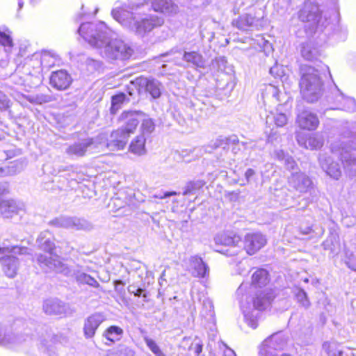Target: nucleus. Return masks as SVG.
<instances>
[{
  "label": "nucleus",
  "instance_id": "obj_1",
  "mask_svg": "<svg viewBox=\"0 0 356 356\" xmlns=\"http://www.w3.org/2000/svg\"><path fill=\"white\" fill-rule=\"evenodd\" d=\"M39 248L44 251V254H36L38 264L45 272L55 271L58 273L57 263L65 265L60 261V257L54 252L56 245L54 243V236L48 230L42 232L36 241Z\"/></svg>",
  "mask_w": 356,
  "mask_h": 356
},
{
  "label": "nucleus",
  "instance_id": "obj_2",
  "mask_svg": "<svg viewBox=\"0 0 356 356\" xmlns=\"http://www.w3.org/2000/svg\"><path fill=\"white\" fill-rule=\"evenodd\" d=\"M27 253L28 248L26 247H0V254H3V256L0 257V264L7 277L13 278L17 273L19 261L13 254H25Z\"/></svg>",
  "mask_w": 356,
  "mask_h": 356
},
{
  "label": "nucleus",
  "instance_id": "obj_3",
  "mask_svg": "<svg viewBox=\"0 0 356 356\" xmlns=\"http://www.w3.org/2000/svg\"><path fill=\"white\" fill-rule=\"evenodd\" d=\"M331 151L339 156L346 173L350 177L356 176V149L343 143L335 142L331 144Z\"/></svg>",
  "mask_w": 356,
  "mask_h": 356
},
{
  "label": "nucleus",
  "instance_id": "obj_4",
  "mask_svg": "<svg viewBox=\"0 0 356 356\" xmlns=\"http://www.w3.org/2000/svg\"><path fill=\"white\" fill-rule=\"evenodd\" d=\"M49 225L57 228L90 232L94 226L91 222L76 216H60L49 222Z\"/></svg>",
  "mask_w": 356,
  "mask_h": 356
},
{
  "label": "nucleus",
  "instance_id": "obj_5",
  "mask_svg": "<svg viewBox=\"0 0 356 356\" xmlns=\"http://www.w3.org/2000/svg\"><path fill=\"white\" fill-rule=\"evenodd\" d=\"M98 144L97 140L92 138L79 139L72 144L68 145L65 149V153L72 158L83 157L87 153L92 152L97 149Z\"/></svg>",
  "mask_w": 356,
  "mask_h": 356
},
{
  "label": "nucleus",
  "instance_id": "obj_6",
  "mask_svg": "<svg viewBox=\"0 0 356 356\" xmlns=\"http://www.w3.org/2000/svg\"><path fill=\"white\" fill-rule=\"evenodd\" d=\"M296 123L300 129L314 131L318 127L320 121L316 113L298 104Z\"/></svg>",
  "mask_w": 356,
  "mask_h": 356
},
{
  "label": "nucleus",
  "instance_id": "obj_7",
  "mask_svg": "<svg viewBox=\"0 0 356 356\" xmlns=\"http://www.w3.org/2000/svg\"><path fill=\"white\" fill-rule=\"evenodd\" d=\"M58 273L66 276L74 277L79 284H88L95 288L100 287L99 282L90 275L83 272L79 266L74 268L67 266L66 264L61 265L57 263Z\"/></svg>",
  "mask_w": 356,
  "mask_h": 356
},
{
  "label": "nucleus",
  "instance_id": "obj_8",
  "mask_svg": "<svg viewBox=\"0 0 356 356\" xmlns=\"http://www.w3.org/2000/svg\"><path fill=\"white\" fill-rule=\"evenodd\" d=\"M289 186L293 191L300 193L309 192L313 188L311 179L304 172L294 171L288 178Z\"/></svg>",
  "mask_w": 356,
  "mask_h": 356
},
{
  "label": "nucleus",
  "instance_id": "obj_9",
  "mask_svg": "<svg viewBox=\"0 0 356 356\" xmlns=\"http://www.w3.org/2000/svg\"><path fill=\"white\" fill-rule=\"evenodd\" d=\"M267 243L265 235L261 232L248 233L245 235L243 249L249 255H253L261 250Z\"/></svg>",
  "mask_w": 356,
  "mask_h": 356
},
{
  "label": "nucleus",
  "instance_id": "obj_10",
  "mask_svg": "<svg viewBox=\"0 0 356 356\" xmlns=\"http://www.w3.org/2000/svg\"><path fill=\"white\" fill-rule=\"evenodd\" d=\"M108 52L111 58L127 60L132 55L133 50L120 40H114L108 45Z\"/></svg>",
  "mask_w": 356,
  "mask_h": 356
},
{
  "label": "nucleus",
  "instance_id": "obj_11",
  "mask_svg": "<svg viewBox=\"0 0 356 356\" xmlns=\"http://www.w3.org/2000/svg\"><path fill=\"white\" fill-rule=\"evenodd\" d=\"M145 116V114L141 111H124L120 115V119L124 122L125 125L120 129L124 130L130 136L136 129L140 119Z\"/></svg>",
  "mask_w": 356,
  "mask_h": 356
},
{
  "label": "nucleus",
  "instance_id": "obj_12",
  "mask_svg": "<svg viewBox=\"0 0 356 356\" xmlns=\"http://www.w3.org/2000/svg\"><path fill=\"white\" fill-rule=\"evenodd\" d=\"M296 138L300 146L307 149H318L323 145V139L316 134H305L298 132L296 133Z\"/></svg>",
  "mask_w": 356,
  "mask_h": 356
},
{
  "label": "nucleus",
  "instance_id": "obj_13",
  "mask_svg": "<svg viewBox=\"0 0 356 356\" xmlns=\"http://www.w3.org/2000/svg\"><path fill=\"white\" fill-rule=\"evenodd\" d=\"M106 320L105 316L100 312H95L89 316L84 321L83 334L86 339L92 338L99 326Z\"/></svg>",
  "mask_w": 356,
  "mask_h": 356
},
{
  "label": "nucleus",
  "instance_id": "obj_14",
  "mask_svg": "<svg viewBox=\"0 0 356 356\" xmlns=\"http://www.w3.org/2000/svg\"><path fill=\"white\" fill-rule=\"evenodd\" d=\"M129 136L124 130L118 129L111 134L107 139L106 146L113 151L122 149L126 146Z\"/></svg>",
  "mask_w": 356,
  "mask_h": 356
},
{
  "label": "nucleus",
  "instance_id": "obj_15",
  "mask_svg": "<svg viewBox=\"0 0 356 356\" xmlns=\"http://www.w3.org/2000/svg\"><path fill=\"white\" fill-rule=\"evenodd\" d=\"M163 24V19L156 15H150L148 17L137 21L134 24L136 31L140 34H144L151 31L157 26Z\"/></svg>",
  "mask_w": 356,
  "mask_h": 356
},
{
  "label": "nucleus",
  "instance_id": "obj_16",
  "mask_svg": "<svg viewBox=\"0 0 356 356\" xmlns=\"http://www.w3.org/2000/svg\"><path fill=\"white\" fill-rule=\"evenodd\" d=\"M322 169L331 177L339 179L341 175V170L338 163L334 162L330 156L321 154L318 157Z\"/></svg>",
  "mask_w": 356,
  "mask_h": 356
},
{
  "label": "nucleus",
  "instance_id": "obj_17",
  "mask_svg": "<svg viewBox=\"0 0 356 356\" xmlns=\"http://www.w3.org/2000/svg\"><path fill=\"white\" fill-rule=\"evenodd\" d=\"M319 81L317 70L311 66H305L301 68V78L300 81V89H309Z\"/></svg>",
  "mask_w": 356,
  "mask_h": 356
},
{
  "label": "nucleus",
  "instance_id": "obj_18",
  "mask_svg": "<svg viewBox=\"0 0 356 356\" xmlns=\"http://www.w3.org/2000/svg\"><path fill=\"white\" fill-rule=\"evenodd\" d=\"M72 82L71 76L65 70L54 72L50 76V84L55 89H67Z\"/></svg>",
  "mask_w": 356,
  "mask_h": 356
},
{
  "label": "nucleus",
  "instance_id": "obj_19",
  "mask_svg": "<svg viewBox=\"0 0 356 356\" xmlns=\"http://www.w3.org/2000/svg\"><path fill=\"white\" fill-rule=\"evenodd\" d=\"M286 344V340L280 332L275 333L268 338L266 339L261 347L260 350L262 349L272 350H283Z\"/></svg>",
  "mask_w": 356,
  "mask_h": 356
},
{
  "label": "nucleus",
  "instance_id": "obj_20",
  "mask_svg": "<svg viewBox=\"0 0 356 356\" xmlns=\"http://www.w3.org/2000/svg\"><path fill=\"white\" fill-rule=\"evenodd\" d=\"M27 338H29L28 336L26 338L24 336H16L12 332L0 327V346L15 348L26 341Z\"/></svg>",
  "mask_w": 356,
  "mask_h": 356
},
{
  "label": "nucleus",
  "instance_id": "obj_21",
  "mask_svg": "<svg viewBox=\"0 0 356 356\" xmlns=\"http://www.w3.org/2000/svg\"><path fill=\"white\" fill-rule=\"evenodd\" d=\"M216 245L236 247L241 242V238L234 232L227 231L219 233L214 237Z\"/></svg>",
  "mask_w": 356,
  "mask_h": 356
},
{
  "label": "nucleus",
  "instance_id": "obj_22",
  "mask_svg": "<svg viewBox=\"0 0 356 356\" xmlns=\"http://www.w3.org/2000/svg\"><path fill=\"white\" fill-rule=\"evenodd\" d=\"M22 204L13 199L0 200V213L3 218H12L22 209Z\"/></svg>",
  "mask_w": 356,
  "mask_h": 356
},
{
  "label": "nucleus",
  "instance_id": "obj_23",
  "mask_svg": "<svg viewBox=\"0 0 356 356\" xmlns=\"http://www.w3.org/2000/svg\"><path fill=\"white\" fill-rule=\"evenodd\" d=\"M273 300L272 293L266 290H259L252 299L253 307L255 309L262 311L266 309Z\"/></svg>",
  "mask_w": 356,
  "mask_h": 356
},
{
  "label": "nucleus",
  "instance_id": "obj_24",
  "mask_svg": "<svg viewBox=\"0 0 356 356\" xmlns=\"http://www.w3.org/2000/svg\"><path fill=\"white\" fill-rule=\"evenodd\" d=\"M190 267L191 273L195 277H204L209 274V266L197 256L191 257Z\"/></svg>",
  "mask_w": 356,
  "mask_h": 356
},
{
  "label": "nucleus",
  "instance_id": "obj_25",
  "mask_svg": "<svg viewBox=\"0 0 356 356\" xmlns=\"http://www.w3.org/2000/svg\"><path fill=\"white\" fill-rule=\"evenodd\" d=\"M152 7L156 12L172 15L177 13L178 7L171 0H152Z\"/></svg>",
  "mask_w": 356,
  "mask_h": 356
},
{
  "label": "nucleus",
  "instance_id": "obj_26",
  "mask_svg": "<svg viewBox=\"0 0 356 356\" xmlns=\"http://www.w3.org/2000/svg\"><path fill=\"white\" fill-rule=\"evenodd\" d=\"M43 310L50 315L62 314L66 312V305L58 299H48L43 304Z\"/></svg>",
  "mask_w": 356,
  "mask_h": 356
},
{
  "label": "nucleus",
  "instance_id": "obj_27",
  "mask_svg": "<svg viewBox=\"0 0 356 356\" xmlns=\"http://www.w3.org/2000/svg\"><path fill=\"white\" fill-rule=\"evenodd\" d=\"M257 21L258 19L256 17L248 13L238 17V18L234 21L233 25L239 30L248 31Z\"/></svg>",
  "mask_w": 356,
  "mask_h": 356
},
{
  "label": "nucleus",
  "instance_id": "obj_28",
  "mask_svg": "<svg viewBox=\"0 0 356 356\" xmlns=\"http://www.w3.org/2000/svg\"><path fill=\"white\" fill-rule=\"evenodd\" d=\"M123 330L117 325H111L108 327L103 333V337L111 343L106 342V345H111L121 339L123 336Z\"/></svg>",
  "mask_w": 356,
  "mask_h": 356
},
{
  "label": "nucleus",
  "instance_id": "obj_29",
  "mask_svg": "<svg viewBox=\"0 0 356 356\" xmlns=\"http://www.w3.org/2000/svg\"><path fill=\"white\" fill-rule=\"evenodd\" d=\"M268 282V273L264 268L257 269L252 275V286L261 288Z\"/></svg>",
  "mask_w": 356,
  "mask_h": 356
},
{
  "label": "nucleus",
  "instance_id": "obj_30",
  "mask_svg": "<svg viewBox=\"0 0 356 356\" xmlns=\"http://www.w3.org/2000/svg\"><path fill=\"white\" fill-rule=\"evenodd\" d=\"M145 141L146 138L143 135L136 136L129 145V151L138 156L145 154Z\"/></svg>",
  "mask_w": 356,
  "mask_h": 356
},
{
  "label": "nucleus",
  "instance_id": "obj_31",
  "mask_svg": "<svg viewBox=\"0 0 356 356\" xmlns=\"http://www.w3.org/2000/svg\"><path fill=\"white\" fill-rule=\"evenodd\" d=\"M239 143L236 136H233L229 138H218L212 142V147L214 149L221 147L223 149H229L230 145Z\"/></svg>",
  "mask_w": 356,
  "mask_h": 356
},
{
  "label": "nucleus",
  "instance_id": "obj_32",
  "mask_svg": "<svg viewBox=\"0 0 356 356\" xmlns=\"http://www.w3.org/2000/svg\"><path fill=\"white\" fill-rule=\"evenodd\" d=\"M337 92V101L343 104V107L348 111L353 112L356 111V102L352 97H345L341 90Z\"/></svg>",
  "mask_w": 356,
  "mask_h": 356
},
{
  "label": "nucleus",
  "instance_id": "obj_33",
  "mask_svg": "<svg viewBox=\"0 0 356 356\" xmlns=\"http://www.w3.org/2000/svg\"><path fill=\"white\" fill-rule=\"evenodd\" d=\"M204 185L205 181L201 179L188 181L185 186L183 195H188L190 194H195Z\"/></svg>",
  "mask_w": 356,
  "mask_h": 356
},
{
  "label": "nucleus",
  "instance_id": "obj_34",
  "mask_svg": "<svg viewBox=\"0 0 356 356\" xmlns=\"http://www.w3.org/2000/svg\"><path fill=\"white\" fill-rule=\"evenodd\" d=\"M190 342V345L186 348L188 351L193 352L195 356H200V354L202 351V343L198 339H195L191 341V339L184 338L182 341V346L184 344H188Z\"/></svg>",
  "mask_w": 356,
  "mask_h": 356
},
{
  "label": "nucleus",
  "instance_id": "obj_35",
  "mask_svg": "<svg viewBox=\"0 0 356 356\" xmlns=\"http://www.w3.org/2000/svg\"><path fill=\"white\" fill-rule=\"evenodd\" d=\"M0 45L4 48L6 51H10L14 47L13 39L10 31H0Z\"/></svg>",
  "mask_w": 356,
  "mask_h": 356
},
{
  "label": "nucleus",
  "instance_id": "obj_36",
  "mask_svg": "<svg viewBox=\"0 0 356 356\" xmlns=\"http://www.w3.org/2000/svg\"><path fill=\"white\" fill-rule=\"evenodd\" d=\"M132 84L137 89H155L154 82L146 77L140 76L132 81Z\"/></svg>",
  "mask_w": 356,
  "mask_h": 356
},
{
  "label": "nucleus",
  "instance_id": "obj_37",
  "mask_svg": "<svg viewBox=\"0 0 356 356\" xmlns=\"http://www.w3.org/2000/svg\"><path fill=\"white\" fill-rule=\"evenodd\" d=\"M323 349L329 356H341L343 354V351L339 349V345L335 342H324Z\"/></svg>",
  "mask_w": 356,
  "mask_h": 356
},
{
  "label": "nucleus",
  "instance_id": "obj_38",
  "mask_svg": "<svg viewBox=\"0 0 356 356\" xmlns=\"http://www.w3.org/2000/svg\"><path fill=\"white\" fill-rule=\"evenodd\" d=\"M183 57L185 61L191 63L197 66H200L203 63L202 54L197 51L185 52Z\"/></svg>",
  "mask_w": 356,
  "mask_h": 356
},
{
  "label": "nucleus",
  "instance_id": "obj_39",
  "mask_svg": "<svg viewBox=\"0 0 356 356\" xmlns=\"http://www.w3.org/2000/svg\"><path fill=\"white\" fill-rule=\"evenodd\" d=\"M140 121H142V124H141V129L143 131L142 135L144 136V134H150L151 133H152L154 131L155 124H154V122H153L152 119L147 118V115H145V117H143L140 119Z\"/></svg>",
  "mask_w": 356,
  "mask_h": 356
},
{
  "label": "nucleus",
  "instance_id": "obj_40",
  "mask_svg": "<svg viewBox=\"0 0 356 356\" xmlns=\"http://www.w3.org/2000/svg\"><path fill=\"white\" fill-rule=\"evenodd\" d=\"M325 250H330L334 252L339 248L338 236L335 235L330 236L323 243Z\"/></svg>",
  "mask_w": 356,
  "mask_h": 356
},
{
  "label": "nucleus",
  "instance_id": "obj_41",
  "mask_svg": "<svg viewBox=\"0 0 356 356\" xmlns=\"http://www.w3.org/2000/svg\"><path fill=\"white\" fill-rule=\"evenodd\" d=\"M144 341L147 346L156 356H166L165 354L161 350V348H159V346L157 345L154 340L149 338L148 337H145Z\"/></svg>",
  "mask_w": 356,
  "mask_h": 356
},
{
  "label": "nucleus",
  "instance_id": "obj_42",
  "mask_svg": "<svg viewBox=\"0 0 356 356\" xmlns=\"http://www.w3.org/2000/svg\"><path fill=\"white\" fill-rule=\"evenodd\" d=\"M302 99L308 103H314L320 97L319 92L316 90H300Z\"/></svg>",
  "mask_w": 356,
  "mask_h": 356
},
{
  "label": "nucleus",
  "instance_id": "obj_43",
  "mask_svg": "<svg viewBox=\"0 0 356 356\" xmlns=\"http://www.w3.org/2000/svg\"><path fill=\"white\" fill-rule=\"evenodd\" d=\"M297 301L305 309L310 306V302L307 298L306 292L302 289H299L296 294Z\"/></svg>",
  "mask_w": 356,
  "mask_h": 356
},
{
  "label": "nucleus",
  "instance_id": "obj_44",
  "mask_svg": "<svg viewBox=\"0 0 356 356\" xmlns=\"http://www.w3.org/2000/svg\"><path fill=\"white\" fill-rule=\"evenodd\" d=\"M243 314L245 320L248 325L252 328L255 329L258 325L257 318V314L254 315L253 314H250L249 312L245 310L243 311Z\"/></svg>",
  "mask_w": 356,
  "mask_h": 356
},
{
  "label": "nucleus",
  "instance_id": "obj_45",
  "mask_svg": "<svg viewBox=\"0 0 356 356\" xmlns=\"http://www.w3.org/2000/svg\"><path fill=\"white\" fill-rule=\"evenodd\" d=\"M126 100V95L124 93H120L119 95H115L112 97V105H111V111L115 109L118 108V106L120 104L124 102Z\"/></svg>",
  "mask_w": 356,
  "mask_h": 356
},
{
  "label": "nucleus",
  "instance_id": "obj_46",
  "mask_svg": "<svg viewBox=\"0 0 356 356\" xmlns=\"http://www.w3.org/2000/svg\"><path fill=\"white\" fill-rule=\"evenodd\" d=\"M10 100L8 97L0 90V111L6 110L10 107Z\"/></svg>",
  "mask_w": 356,
  "mask_h": 356
},
{
  "label": "nucleus",
  "instance_id": "obj_47",
  "mask_svg": "<svg viewBox=\"0 0 356 356\" xmlns=\"http://www.w3.org/2000/svg\"><path fill=\"white\" fill-rule=\"evenodd\" d=\"M275 124L277 127L284 126L288 120L286 115L284 113H277L273 116Z\"/></svg>",
  "mask_w": 356,
  "mask_h": 356
},
{
  "label": "nucleus",
  "instance_id": "obj_48",
  "mask_svg": "<svg viewBox=\"0 0 356 356\" xmlns=\"http://www.w3.org/2000/svg\"><path fill=\"white\" fill-rule=\"evenodd\" d=\"M129 293H133L136 297L143 296V298H147V294L143 293L144 290L141 288H136V286L129 285L127 288Z\"/></svg>",
  "mask_w": 356,
  "mask_h": 356
},
{
  "label": "nucleus",
  "instance_id": "obj_49",
  "mask_svg": "<svg viewBox=\"0 0 356 356\" xmlns=\"http://www.w3.org/2000/svg\"><path fill=\"white\" fill-rule=\"evenodd\" d=\"M285 167L288 170H298L297 163L292 156H286V159L283 161Z\"/></svg>",
  "mask_w": 356,
  "mask_h": 356
},
{
  "label": "nucleus",
  "instance_id": "obj_50",
  "mask_svg": "<svg viewBox=\"0 0 356 356\" xmlns=\"http://www.w3.org/2000/svg\"><path fill=\"white\" fill-rule=\"evenodd\" d=\"M27 99L31 103L39 104H41L44 102H47L49 101V97L42 96V95L41 96L37 95L35 97L28 96Z\"/></svg>",
  "mask_w": 356,
  "mask_h": 356
},
{
  "label": "nucleus",
  "instance_id": "obj_51",
  "mask_svg": "<svg viewBox=\"0 0 356 356\" xmlns=\"http://www.w3.org/2000/svg\"><path fill=\"white\" fill-rule=\"evenodd\" d=\"M301 55L306 60H312L314 58V54L308 45H304L301 49Z\"/></svg>",
  "mask_w": 356,
  "mask_h": 356
},
{
  "label": "nucleus",
  "instance_id": "obj_52",
  "mask_svg": "<svg viewBox=\"0 0 356 356\" xmlns=\"http://www.w3.org/2000/svg\"><path fill=\"white\" fill-rule=\"evenodd\" d=\"M203 307L204 308L207 309L208 310V312H207L206 315L209 316L210 317H212L214 314L213 310V305L211 301L209 300H205L203 302Z\"/></svg>",
  "mask_w": 356,
  "mask_h": 356
},
{
  "label": "nucleus",
  "instance_id": "obj_53",
  "mask_svg": "<svg viewBox=\"0 0 356 356\" xmlns=\"http://www.w3.org/2000/svg\"><path fill=\"white\" fill-rule=\"evenodd\" d=\"M10 193V185L8 182L0 183V197H3Z\"/></svg>",
  "mask_w": 356,
  "mask_h": 356
},
{
  "label": "nucleus",
  "instance_id": "obj_54",
  "mask_svg": "<svg viewBox=\"0 0 356 356\" xmlns=\"http://www.w3.org/2000/svg\"><path fill=\"white\" fill-rule=\"evenodd\" d=\"M90 29V25L88 24H81L79 29V33L85 39L90 40V35H88L86 31Z\"/></svg>",
  "mask_w": 356,
  "mask_h": 356
},
{
  "label": "nucleus",
  "instance_id": "obj_55",
  "mask_svg": "<svg viewBox=\"0 0 356 356\" xmlns=\"http://www.w3.org/2000/svg\"><path fill=\"white\" fill-rule=\"evenodd\" d=\"M178 193L176 191H170V192H163V193H159L158 194L154 195V197L159 198V199H163L166 197H169L173 195H177Z\"/></svg>",
  "mask_w": 356,
  "mask_h": 356
},
{
  "label": "nucleus",
  "instance_id": "obj_56",
  "mask_svg": "<svg viewBox=\"0 0 356 356\" xmlns=\"http://www.w3.org/2000/svg\"><path fill=\"white\" fill-rule=\"evenodd\" d=\"M13 166H9L3 169L0 166V176L14 175L15 171L13 170Z\"/></svg>",
  "mask_w": 356,
  "mask_h": 356
},
{
  "label": "nucleus",
  "instance_id": "obj_57",
  "mask_svg": "<svg viewBox=\"0 0 356 356\" xmlns=\"http://www.w3.org/2000/svg\"><path fill=\"white\" fill-rule=\"evenodd\" d=\"M299 231L301 234L303 236H306L308 234H310L313 232V229L312 228V226H304L303 225H301L299 227Z\"/></svg>",
  "mask_w": 356,
  "mask_h": 356
},
{
  "label": "nucleus",
  "instance_id": "obj_58",
  "mask_svg": "<svg viewBox=\"0 0 356 356\" xmlns=\"http://www.w3.org/2000/svg\"><path fill=\"white\" fill-rule=\"evenodd\" d=\"M275 155L276 156V158L281 161H284L286 156H289V155L288 154H286L283 150L282 149H278V150H276L275 152Z\"/></svg>",
  "mask_w": 356,
  "mask_h": 356
},
{
  "label": "nucleus",
  "instance_id": "obj_59",
  "mask_svg": "<svg viewBox=\"0 0 356 356\" xmlns=\"http://www.w3.org/2000/svg\"><path fill=\"white\" fill-rule=\"evenodd\" d=\"M255 175V171L252 168H248L245 173V177L246 179L247 182H250L251 178Z\"/></svg>",
  "mask_w": 356,
  "mask_h": 356
},
{
  "label": "nucleus",
  "instance_id": "obj_60",
  "mask_svg": "<svg viewBox=\"0 0 356 356\" xmlns=\"http://www.w3.org/2000/svg\"><path fill=\"white\" fill-rule=\"evenodd\" d=\"M281 70V67L278 65H274L270 69V73L274 76H280L279 74V72L280 70Z\"/></svg>",
  "mask_w": 356,
  "mask_h": 356
},
{
  "label": "nucleus",
  "instance_id": "obj_61",
  "mask_svg": "<svg viewBox=\"0 0 356 356\" xmlns=\"http://www.w3.org/2000/svg\"><path fill=\"white\" fill-rule=\"evenodd\" d=\"M248 287V284H244V283H242L239 287L238 288L237 291H236V293L237 295L239 296H243V292L245 291V289H247Z\"/></svg>",
  "mask_w": 356,
  "mask_h": 356
},
{
  "label": "nucleus",
  "instance_id": "obj_62",
  "mask_svg": "<svg viewBox=\"0 0 356 356\" xmlns=\"http://www.w3.org/2000/svg\"><path fill=\"white\" fill-rule=\"evenodd\" d=\"M148 92L153 99H157L161 96V90H145Z\"/></svg>",
  "mask_w": 356,
  "mask_h": 356
},
{
  "label": "nucleus",
  "instance_id": "obj_63",
  "mask_svg": "<svg viewBox=\"0 0 356 356\" xmlns=\"http://www.w3.org/2000/svg\"><path fill=\"white\" fill-rule=\"evenodd\" d=\"M279 136H277L276 133H271L268 138V143H273L275 140H276Z\"/></svg>",
  "mask_w": 356,
  "mask_h": 356
},
{
  "label": "nucleus",
  "instance_id": "obj_64",
  "mask_svg": "<svg viewBox=\"0 0 356 356\" xmlns=\"http://www.w3.org/2000/svg\"><path fill=\"white\" fill-rule=\"evenodd\" d=\"M224 356H236V355L233 350L227 348L224 352Z\"/></svg>",
  "mask_w": 356,
  "mask_h": 356
}]
</instances>
